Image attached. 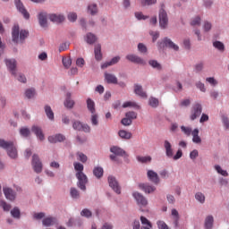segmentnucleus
<instances>
[{"mask_svg": "<svg viewBox=\"0 0 229 229\" xmlns=\"http://www.w3.org/2000/svg\"><path fill=\"white\" fill-rule=\"evenodd\" d=\"M27 37H30V32L26 30H21L19 27V24H14L12 29V40L14 44H24Z\"/></svg>", "mask_w": 229, "mask_h": 229, "instance_id": "f257e3e1", "label": "nucleus"}, {"mask_svg": "<svg viewBox=\"0 0 229 229\" xmlns=\"http://www.w3.org/2000/svg\"><path fill=\"white\" fill-rule=\"evenodd\" d=\"M0 148L7 151V155L13 160H17L19 157V153L17 151V147L13 144V141H6L0 139Z\"/></svg>", "mask_w": 229, "mask_h": 229, "instance_id": "f03ea898", "label": "nucleus"}, {"mask_svg": "<svg viewBox=\"0 0 229 229\" xmlns=\"http://www.w3.org/2000/svg\"><path fill=\"white\" fill-rule=\"evenodd\" d=\"M158 49H164V47H169V49H173L174 51H180V47L174 44L173 40L169 38H164L162 41L157 42Z\"/></svg>", "mask_w": 229, "mask_h": 229, "instance_id": "7ed1b4c3", "label": "nucleus"}, {"mask_svg": "<svg viewBox=\"0 0 229 229\" xmlns=\"http://www.w3.org/2000/svg\"><path fill=\"white\" fill-rule=\"evenodd\" d=\"M158 19L161 30H167V26H169V17L167 16V12H165V10H159Z\"/></svg>", "mask_w": 229, "mask_h": 229, "instance_id": "20e7f679", "label": "nucleus"}, {"mask_svg": "<svg viewBox=\"0 0 229 229\" xmlns=\"http://www.w3.org/2000/svg\"><path fill=\"white\" fill-rule=\"evenodd\" d=\"M203 112V106L199 103H195L193 104L191 110V114H190V119L191 121H196L198 117L201 115Z\"/></svg>", "mask_w": 229, "mask_h": 229, "instance_id": "39448f33", "label": "nucleus"}, {"mask_svg": "<svg viewBox=\"0 0 229 229\" xmlns=\"http://www.w3.org/2000/svg\"><path fill=\"white\" fill-rule=\"evenodd\" d=\"M78 182H77V187L81 189V191H87V183H89V177H87V174H75Z\"/></svg>", "mask_w": 229, "mask_h": 229, "instance_id": "423d86ee", "label": "nucleus"}, {"mask_svg": "<svg viewBox=\"0 0 229 229\" xmlns=\"http://www.w3.org/2000/svg\"><path fill=\"white\" fill-rule=\"evenodd\" d=\"M108 185L114 192L116 194H121V185L119 184V181H117V178L114 175H109L107 177Z\"/></svg>", "mask_w": 229, "mask_h": 229, "instance_id": "0eeeda50", "label": "nucleus"}, {"mask_svg": "<svg viewBox=\"0 0 229 229\" xmlns=\"http://www.w3.org/2000/svg\"><path fill=\"white\" fill-rule=\"evenodd\" d=\"M14 4L16 7V10L21 13L26 21H30V13L28 10H26V7L24 6V4L21 2V0H15Z\"/></svg>", "mask_w": 229, "mask_h": 229, "instance_id": "6e6552de", "label": "nucleus"}, {"mask_svg": "<svg viewBox=\"0 0 229 229\" xmlns=\"http://www.w3.org/2000/svg\"><path fill=\"white\" fill-rule=\"evenodd\" d=\"M32 167L33 170L38 174H40V173H42V161H40V157H38V155L34 154L32 156Z\"/></svg>", "mask_w": 229, "mask_h": 229, "instance_id": "1a4fd4ad", "label": "nucleus"}, {"mask_svg": "<svg viewBox=\"0 0 229 229\" xmlns=\"http://www.w3.org/2000/svg\"><path fill=\"white\" fill-rule=\"evenodd\" d=\"M72 128L77 130V131H84V133H90V125L83 123L80 121L73 122Z\"/></svg>", "mask_w": 229, "mask_h": 229, "instance_id": "9d476101", "label": "nucleus"}, {"mask_svg": "<svg viewBox=\"0 0 229 229\" xmlns=\"http://www.w3.org/2000/svg\"><path fill=\"white\" fill-rule=\"evenodd\" d=\"M132 197L136 200L139 207H148V199H146V197H144V195H142L140 192L134 191L132 193Z\"/></svg>", "mask_w": 229, "mask_h": 229, "instance_id": "9b49d317", "label": "nucleus"}, {"mask_svg": "<svg viewBox=\"0 0 229 229\" xmlns=\"http://www.w3.org/2000/svg\"><path fill=\"white\" fill-rule=\"evenodd\" d=\"M125 58L132 64H137L138 65H146V60L135 54H129L125 56Z\"/></svg>", "mask_w": 229, "mask_h": 229, "instance_id": "f8f14e48", "label": "nucleus"}, {"mask_svg": "<svg viewBox=\"0 0 229 229\" xmlns=\"http://www.w3.org/2000/svg\"><path fill=\"white\" fill-rule=\"evenodd\" d=\"M5 65L13 76L16 75L17 72V60L15 59H5Z\"/></svg>", "mask_w": 229, "mask_h": 229, "instance_id": "ddd939ff", "label": "nucleus"}, {"mask_svg": "<svg viewBox=\"0 0 229 229\" xmlns=\"http://www.w3.org/2000/svg\"><path fill=\"white\" fill-rule=\"evenodd\" d=\"M48 19L55 24H62L65 21V16L62 13H50Z\"/></svg>", "mask_w": 229, "mask_h": 229, "instance_id": "4468645a", "label": "nucleus"}, {"mask_svg": "<svg viewBox=\"0 0 229 229\" xmlns=\"http://www.w3.org/2000/svg\"><path fill=\"white\" fill-rule=\"evenodd\" d=\"M47 17H49V15H47L46 11H41L38 13V20L41 28H47Z\"/></svg>", "mask_w": 229, "mask_h": 229, "instance_id": "2eb2a0df", "label": "nucleus"}, {"mask_svg": "<svg viewBox=\"0 0 229 229\" xmlns=\"http://www.w3.org/2000/svg\"><path fill=\"white\" fill-rule=\"evenodd\" d=\"M3 191L6 199H9V201H15V198H17V193L12 188L4 187Z\"/></svg>", "mask_w": 229, "mask_h": 229, "instance_id": "dca6fc26", "label": "nucleus"}, {"mask_svg": "<svg viewBox=\"0 0 229 229\" xmlns=\"http://www.w3.org/2000/svg\"><path fill=\"white\" fill-rule=\"evenodd\" d=\"M147 177L155 185H158L160 183V177H158V174L153 170H148L147 172Z\"/></svg>", "mask_w": 229, "mask_h": 229, "instance_id": "f3484780", "label": "nucleus"}, {"mask_svg": "<svg viewBox=\"0 0 229 229\" xmlns=\"http://www.w3.org/2000/svg\"><path fill=\"white\" fill-rule=\"evenodd\" d=\"M139 188L145 192V194H153L157 191V187L149 183H140Z\"/></svg>", "mask_w": 229, "mask_h": 229, "instance_id": "a211bd4d", "label": "nucleus"}, {"mask_svg": "<svg viewBox=\"0 0 229 229\" xmlns=\"http://www.w3.org/2000/svg\"><path fill=\"white\" fill-rule=\"evenodd\" d=\"M164 148H165L166 157L168 158H173L174 155V150L173 149V145L169 140H165L164 141Z\"/></svg>", "mask_w": 229, "mask_h": 229, "instance_id": "6ab92c4d", "label": "nucleus"}, {"mask_svg": "<svg viewBox=\"0 0 229 229\" xmlns=\"http://www.w3.org/2000/svg\"><path fill=\"white\" fill-rule=\"evenodd\" d=\"M110 152L113 153V155H116V157H128L129 155L124 151V149L121 148V147L113 146L110 148Z\"/></svg>", "mask_w": 229, "mask_h": 229, "instance_id": "aec40b11", "label": "nucleus"}, {"mask_svg": "<svg viewBox=\"0 0 229 229\" xmlns=\"http://www.w3.org/2000/svg\"><path fill=\"white\" fill-rule=\"evenodd\" d=\"M104 78L106 83H108L109 85H117L118 83L117 76H115V74L114 73L106 72L104 74Z\"/></svg>", "mask_w": 229, "mask_h": 229, "instance_id": "412c9836", "label": "nucleus"}, {"mask_svg": "<svg viewBox=\"0 0 229 229\" xmlns=\"http://www.w3.org/2000/svg\"><path fill=\"white\" fill-rule=\"evenodd\" d=\"M31 131L33 134L36 135V137L39 140H44L46 138L44 136V132L42 131V127L38 126V125H33L31 127Z\"/></svg>", "mask_w": 229, "mask_h": 229, "instance_id": "4be33fe9", "label": "nucleus"}, {"mask_svg": "<svg viewBox=\"0 0 229 229\" xmlns=\"http://www.w3.org/2000/svg\"><path fill=\"white\" fill-rule=\"evenodd\" d=\"M84 40L89 45L92 46L93 44H96L98 42V36L92 32H88L84 36Z\"/></svg>", "mask_w": 229, "mask_h": 229, "instance_id": "5701e85b", "label": "nucleus"}, {"mask_svg": "<svg viewBox=\"0 0 229 229\" xmlns=\"http://www.w3.org/2000/svg\"><path fill=\"white\" fill-rule=\"evenodd\" d=\"M65 136L64 134H55L48 137V142L51 144H56V142H64Z\"/></svg>", "mask_w": 229, "mask_h": 229, "instance_id": "b1692460", "label": "nucleus"}, {"mask_svg": "<svg viewBox=\"0 0 229 229\" xmlns=\"http://www.w3.org/2000/svg\"><path fill=\"white\" fill-rule=\"evenodd\" d=\"M95 60L101 62L103 60V53L101 52V44H97L94 48Z\"/></svg>", "mask_w": 229, "mask_h": 229, "instance_id": "393cba45", "label": "nucleus"}, {"mask_svg": "<svg viewBox=\"0 0 229 229\" xmlns=\"http://www.w3.org/2000/svg\"><path fill=\"white\" fill-rule=\"evenodd\" d=\"M204 228L205 229H212L214 228V216L209 215L206 216L204 221Z\"/></svg>", "mask_w": 229, "mask_h": 229, "instance_id": "a878e982", "label": "nucleus"}, {"mask_svg": "<svg viewBox=\"0 0 229 229\" xmlns=\"http://www.w3.org/2000/svg\"><path fill=\"white\" fill-rule=\"evenodd\" d=\"M44 111H45V114H46L47 119H49V121H55V112H53L51 106L46 105L44 106Z\"/></svg>", "mask_w": 229, "mask_h": 229, "instance_id": "bb28decb", "label": "nucleus"}, {"mask_svg": "<svg viewBox=\"0 0 229 229\" xmlns=\"http://www.w3.org/2000/svg\"><path fill=\"white\" fill-rule=\"evenodd\" d=\"M134 93H135L137 96H140V98H148V94H146V92H145L144 89H142V86H141V85L136 84V85L134 86Z\"/></svg>", "mask_w": 229, "mask_h": 229, "instance_id": "cd10ccee", "label": "nucleus"}, {"mask_svg": "<svg viewBox=\"0 0 229 229\" xmlns=\"http://www.w3.org/2000/svg\"><path fill=\"white\" fill-rule=\"evenodd\" d=\"M93 174L98 180H101L103 174H105V170L101 166H95L93 168Z\"/></svg>", "mask_w": 229, "mask_h": 229, "instance_id": "c85d7f7f", "label": "nucleus"}, {"mask_svg": "<svg viewBox=\"0 0 229 229\" xmlns=\"http://www.w3.org/2000/svg\"><path fill=\"white\" fill-rule=\"evenodd\" d=\"M19 133L21 137H23V139H28V137H30L31 135V130H30V128H28L27 126H23L20 128Z\"/></svg>", "mask_w": 229, "mask_h": 229, "instance_id": "c756f323", "label": "nucleus"}, {"mask_svg": "<svg viewBox=\"0 0 229 229\" xmlns=\"http://www.w3.org/2000/svg\"><path fill=\"white\" fill-rule=\"evenodd\" d=\"M192 135V142L194 144H201V138L199 137V129H194L191 132Z\"/></svg>", "mask_w": 229, "mask_h": 229, "instance_id": "7c9ffc66", "label": "nucleus"}, {"mask_svg": "<svg viewBox=\"0 0 229 229\" xmlns=\"http://www.w3.org/2000/svg\"><path fill=\"white\" fill-rule=\"evenodd\" d=\"M86 103L89 112H90V114H96V102H94L92 98H88Z\"/></svg>", "mask_w": 229, "mask_h": 229, "instance_id": "2f4dec72", "label": "nucleus"}, {"mask_svg": "<svg viewBox=\"0 0 229 229\" xmlns=\"http://www.w3.org/2000/svg\"><path fill=\"white\" fill-rule=\"evenodd\" d=\"M118 136L120 137V139H123V140H130V139H131V132L126 130H120L118 131Z\"/></svg>", "mask_w": 229, "mask_h": 229, "instance_id": "473e14b6", "label": "nucleus"}, {"mask_svg": "<svg viewBox=\"0 0 229 229\" xmlns=\"http://www.w3.org/2000/svg\"><path fill=\"white\" fill-rule=\"evenodd\" d=\"M55 221H56V218L53 216H47L43 218L42 225L43 226H53Z\"/></svg>", "mask_w": 229, "mask_h": 229, "instance_id": "72a5a7b5", "label": "nucleus"}, {"mask_svg": "<svg viewBox=\"0 0 229 229\" xmlns=\"http://www.w3.org/2000/svg\"><path fill=\"white\" fill-rule=\"evenodd\" d=\"M71 92L66 93V99L64 101V106L66 108H72L74 106V100L71 99Z\"/></svg>", "mask_w": 229, "mask_h": 229, "instance_id": "f704fd0d", "label": "nucleus"}, {"mask_svg": "<svg viewBox=\"0 0 229 229\" xmlns=\"http://www.w3.org/2000/svg\"><path fill=\"white\" fill-rule=\"evenodd\" d=\"M73 167L74 170L76 171V174H83V169H85V167L83 166V164L80 163V162H74L73 163Z\"/></svg>", "mask_w": 229, "mask_h": 229, "instance_id": "c9c22d12", "label": "nucleus"}, {"mask_svg": "<svg viewBox=\"0 0 229 229\" xmlns=\"http://www.w3.org/2000/svg\"><path fill=\"white\" fill-rule=\"evenodd\" d=\"M87 12L89 15H98V4H90L88 5Z\"/></svg>", "mask_w": 229, "mask_h": 229, "instance_id": "e433bc0d", "label": "nucleus"}, {"mask_svg": "<svg viewBox=\"0 0 229 229\" xmlns=\"http://www.w3.org/2000/svg\"><path fill=\"white\" fill-rule=\"evenodd\" d=\"M148 105L149 106H151V108H158V106L160 105V101L157 98L150 97L148 98Z\"/></svg>", "mask_w": 229, "mask_h": 229, "instance_id": "4c0bfd02", "label": "nucleus"}, {"mask_svg": "<svg viewBox=\"0 0 229 229\" xmlns=\"http://www.w3.org/2000/svg\"><path fill=\"white\" fill-rule=\"evenodd\" d=\"M148 65L152 67V69H156L157 71H162V64L158 63V61L151 59L148 61Z\"/></svg>", "mask_w": 229, "mask_h": 229, "instance_id": "58836bf2", "label": "nucleus"}, {"mask_svg": "<svg viewBox=\"0 0 229 229\" xmlns=\"http://www.w3.org/2000/svg\"><path fill=\"white\" fill-rule=\"evenodd\" d=\"M195 199H196V201L200 203V205H203L205 203V199H206L205 194H203V192H201V191L196 192Z\"/></svg>", "mask_w": 229, "mask_h": 229, "instance_id": "ea45409f", "label": "nucleus"}, {"mask_svg": "<svg viewBox=\"0 0 229 229\" xmlns=\"http://www.w3.org/2000/svg\"><path fill=\"white\" fill-rule=\"evenodd\" d=\"M214 169L215 171H216L218 174H221V176H225V177L228 176V171L223 170V167H221V165H215Z\"/></svg>", "mask_w": 229, "mask_h": 229, "instance_id": "a19ab883", "label": "nucleus"}, {"mask_svg": "<svg viewBox=\"0 0 229 229\" xmlns=\"http://www.w3.org/2000/svg\"><path fill=\"white\" fill-rule=\"evenodd\" d=\"M137 108L138 110L140 108V106L137 104V102L133 101H127L123 104V108H128V107Z\"/></svg>", "mask_w": 229, "mask_h": 229, "instance_id": "79ce46f5", "label": "nucleus"}, {"mask_svg": "<svg viewBox=\"0 0 229 229\" xmlns=\"http://www.w3.org/2000/svg\"><path fill=\"white\" fill-rule=\"evenodd\" d=\"M13 76L18 81H20V83H27V81H28L26 75H24V73H22V72L17 73V72H16V75H13Z\"/></svg>", "mask_w": 229, "mask_h": 229, "instance_id": "37998d69", "label": "nucleus"}, {"mask_svg": "<svg viewBox=\"0 0 229 229\" xmlns=\"http://www.w3.org/2000/svg\"><path fill=\"white\" fill-rule=\"evenodd\" d=\"M11 216L12 217H13L14 219H21V209L17 207H14L12 210H11Z\"/></svg>", "mask_w": 229, "mask_h": 229, "instance_id": "c03bdc74", "label": "nucleus"}, {"mask_svg": "<svg viewBox=\"0 0 229 229\" xmlns=\"http://www.w3.org/2000/svg\"><path fill=\"white\" fill-rule=\"evenodd\" d=\"M76 157H77V160H79L82 164H85L87 162V160H89V157L83 152L78 151L76 153Z\"/></svg>", "mask_w": 229, "mask_h": 229, "instance_id": "a18cd8bd", "label": "nucleus"}, {"mask_svg": "<svg viewBox=\"0 0 229 229\" xmlns=\"http://www.w3.org/2000/svg\"><path fill=\"white\" fill-rule=\"evenodd\" d=\"M70 196L72 199H80V191L76 188L70 189Z\"/></svg>", "mask_w": 229, "mask_h": 229, "instance_id": "49530a36", "label": "nucleus"}, {"mask_svg": "<svg viewBox=\"0 0 229 229\" xmlns=\"http://www.w3.org/2000/svg\"><path fill=\"white\" fill-rule=\"evenodd\" d=\"M205 69V62L199 61L194 65L195 72H201Z\"/></svg>", "mask_w": 229, "mask_h": 229, "instance_id": "de8ad7c7", "label": "nucleus"}, {"mask_svg": "<svg viewBox=\"0 0 229 229\" xmlns=\"http://www.w3.org/2000/svg\"><path fill=\"white\" fill-rule=\"evenodd\" d=\"M138 162H140V164H149L152 160L150 156H145V157H137Z\"/></svg>", "mask_w": 229, "mask_h": 229, "instance_id": "09e8293b", "label": "nucleus"}, {"mask_svg": "<svg viewBox=\"0 0 229 229\" xmlns=\"http://www.w3.org/2000/svg\"><path fill=\"white\" fill-rule=\"evenodd\" d=\"M90 121L92 126H99V116L98 115V114H91Z\"/></svg>", "mask_w": 229, "mask_h": 229, "instance_id": "8fccbe9b", "label": "nucleus"}, {"mask_svg": "<svg viewBox=\"0 0 229 229\" xmlns=\"http://www.w3.org/2000/svg\"><path fill=\"white\" fill-rule=\"evenodd\" d=\"M181 131L187 137H191V135H192V128H191V127H187L185 125H182V126H181Z\"/></svg>", "mask_w": 229, "mask_h": 229, "instance_id": "3c124183", "label": "nucleus"}, {"mask_svg": "<svg viewBox=\"0 0 229 229\" xmlns=\"http://www.w3.org/2000/svg\"><path fill=\"white\" fill-rule=\"evenodd\" d=\"M0 207L3 208L4 212H10L12 205L6 203L4 200H0Z\"/></svg>", "mask_w": 229, "mask_h": 229, "instance_id": "603ef678", "label": "nucleus"}, {"mask_svg": "<svg viewBox=\"0 0 229 229\" xmlns=\"http://www.w3.org/2000/svg\"><path fill=\"white\" fill-rule=\"evenodd\" d=\"M138 51L141 55H146L148 53V47L144 45V43H139L138 44Z\"/></svg>", "mask_w": 229, "mask_h": 229, "instance_id": "864d4df0", "label": "nucleus"}, {"mask_svg": "<svg viewBox=\"0 0 229 229\" xmlns=\"http://www.w3.org/2000/svg\"><path fill=\"white\" fill-rule=\"evenodd\" d=\"M213 47L217 49L218 51H225V44L221 41L213 42Z\"/></svg>", "mask_w": 229, "mask_h": 229, "instance_id": "5fc2aeb1", "label": "nucleus"}, {"mask_svg": "<svg viewBox=\"0 0 229 229\" xmlns=\"http://www.w3.org/2000/svg\"><path fill=\"white\" fill-rule=\"evenodd\" d=\"M81 216L82 217H87V219H89V218L92 217V211H90V209H89V208H84L81 210Z\"/></svg>", "mask_w": 229, "mask_h": 229, "instance_id": "6e6d98bb", "label": "nucleus"}, {"mask_svg": "<svg viewBox=\"0 0 229 229\" xmlns=\"http://www.w3.org/2000/svg\"><path fill=\"white\" fill-rule=\"evenodd\" d=\"M25 98H27V99H32V98H35V89H26Z\"/></svg>", "mask_w": 229, "mask_h": 229, "instance_id": "4d7b16f0", "label": "nucleus"}, {"mask_svg": "<svg viewBox=\"0 0 229 229\" xmlns=\"http://www.w3.org/2000/svg\"><path fill=\"white\" fill-rule=\"evenodd\" d=\"M67 19L70 22H76V21H78V14H76V13H69Z\"/></svg>", "mask_w": 229, "mask_h": 229, "instance_id": "13d9d810", "label": "nucleus"}, {"mask_svg": "<svg viewBox=\"0 0 229 229\" xmlns=\"http://www.w3.org/2000/svg\"><path fill=\"white\" fill-rule=\"evenodd\" d=\"M221 119H222V123L224 124L225 130H229V119H228V116L224 114V115L221 116Z\"/></svg>", "mask_w": 229, "mask_h": 229, "instance_id": "bf43d9fd", "label": "nucleus"}, {"mask_svg": "<svg viewBox=\"0 0 229 229\" xmlns=\"http://www.w3.org/2000/svg\"><path fill=\"white\" fill-rule=\"evenodd\" d=\"M195 86L197 89H199L200 90V92H207V88L205 87V83H203L201 81H197L195 83Z\"/></svg>", "mask_w": 229, "mask_h": 229, "instance_id": "052dcab7", "label": "nucleus"}, {"mask_svg": "<svg viewBox=\"0 0 229 229\" xmlns=\"http://www.w3.org/2000/svg\"><path fill=\"white\" fill-rule=\"evenodd\" d=\"M157 225L158 229H171L169 228V225L164 222V220H158Z\"/></svg>", "mask_w": 229, "mask_h": 229, "instance_id": "680f3d73", "label": "nucleus"}, {"mask_svg": "<svg viewBox=\"0 0 229 229\" xmlns=\"http://www.w3.org/2000/svg\"><path fill=\"white\" fill-rule=\"evenodd\" d=\"M72 64V61L69 57H64L63 58V64L66 69H69Z\"/></svg>", "mask_w": 229, "mask_h": 229, "instance_id": "e2e57ef3", "label": "nucleus"}, {"mask_svg": "<svg viewBox=\"0 0 229 229\" xmlns=\"http://www.w3.org/2000/svg\"><path fill=\"white\" fill-rule=\"evenodd\" d=\"M131 123H133V121H131L130 118H128V116H125L124 118H123L121 120V123L123 126H131Z\"/></svg>", "mask_w": 229, "mask_h": 229, "instance_id": "0e129e2a", "label": "nucleus"}, {"mask_svg": "<svg viewBox=\"0 0 229 229\" xmlns=\"http://www.w3.org/2000/svg\"><path fill=\"white\" fill-rule=\"evenodd\" d=\"M125 117L133 121V119H137V113L134 111H129L125 114Z\"/></svg>", "mask_w": 229, "mask_h": 229, "instance_id": "69168bd1", "label": "nucleus"}, {"mask_svg": "<svg viewBox=\"0 0 229 229\" xmlns=\"http://www.w3.org/2000/svg\"><path fill=\"white\" fill-rule=\"evenodd\" d=\"M135 17L138 21H146V19H149V16L143 15L140 12L135 13Z\"/></svg>", "mask_w": 229, "mask_h": 229, "instance_id": "338daca9", "label": "nucleus"}, {"mask_svg": "<svg viewBox=\"0 0 229 229\" xmlns=\"http://www.w3.org/2000/svg\"><path fill=\"white\" fill-rule=\"evenodd\" d=\"M203 30L207 33L212 30V23L209 21H205L203 25Z\"/></svg>", "mask_w": 229, "mask_h": 229, "instance_id": "774afa93", "label": "nucleus"}]
</instances>
